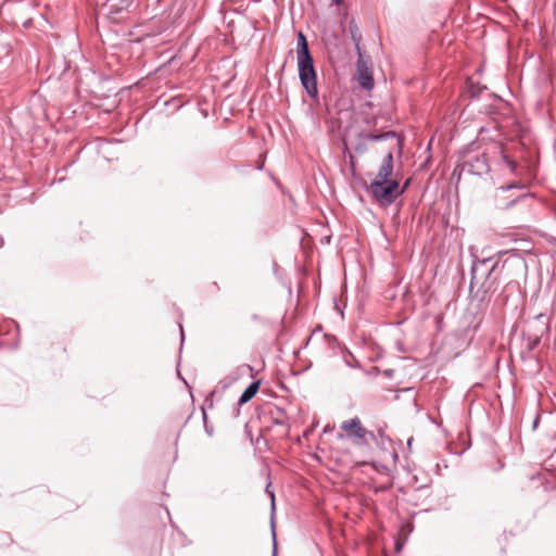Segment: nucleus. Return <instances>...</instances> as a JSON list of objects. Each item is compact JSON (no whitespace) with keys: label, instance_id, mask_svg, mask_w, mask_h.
I'll return each mask as SVG.
<instances>
[{"label":"nucleus","instance_id":"5","mask_svg":"<svg viewBox=\"0 0 556 556\" xmlns=\"http://www.w3.org/2000/svg\"><path fill=\"white\" fill-rule=\"evenodd\" d=\"M134 0H106L105 5L109 7L110 12H121L130 7Z\"/></svg>","mask_w":556,"mask_h":556},{"label":"nucleus","instance_id":"7","mask_svg":"<svg viewBox=\"0 0 556 556\" xmlns=\"http://www.w3.org/2000/svg\"><path fill=\"white\" fill-rule=\"evenodd\" d=\"M355 150H356L357 152H363V151L365 150V148H364L362 144H357V146H356V148H355Z\"/></svg>","mask_w":556,"mask_h":556},{"label":"nucleus","instance_id":"8","mask_svg":"<svg viewBox=\"0 0 556 556\" xmlns=\"http://www.w3.org/2000/svg\"><path fill=\"white\" fill-rule=\"evenodd\" d=\"M337 4H340L342 0H333Z\"/></svg>","mask_w":556,"mask_h":556},{"label":"nucleus","instance_id":"6","mask_svg":"<svg viewBox=\"0 0 556 556\" xmlns=\"http://www.w3.org/2000/svg\"><path fill=\"white\" fill-rule=\"evenodd\" d=\"M260 381L252 382L240 396L239 403L244 404L248 403L258 391Z\"/></svg>","mask_w":556,"mask_h":556},{"label":"nucleus","instance_id":"1","mask_svg":"<svg viewBox=\"0 0 556 556\" xmlns=\"http://www.w3.org/2000/svg\"><path fill=\"white\" fill-rule=\"evenodd\" d=\"M374 143L372 149L382 155V163L374 180L370 182L369 192L381 205H389L404 192L399 179L393 177V152L401 148L395 132L387 131L380 135L366 134L364 136Z\"/></svg>","mask_w":556,"mask_h":556},{"label":"nucleus","instance_id":"4","mask_svg":"<svg viewBox=\"0 0 556 556\" xmlns=\"http://www.w3.org/2000/svg\"><path fill=\"white\" fill-rule=\"evenodd\" d=\"M356 71L359 85L363 88L370 90L374 87V78L367 62L362 56H359L357 61Z\"/></svg>","mask_w":556,"mask_h":556},{"label":"nucleus","instance_id":"3","mask_svg":"<svg viewBox=\"0 0 556 556\" xmlns=\"http://www.w3.org/2000/svg\"><path fill=\"white\" fill-rule=\"evenodd\" d=\"M340 428L357 445H369L375 440V434L364 427L358 417L343 420Z\"/></svg>","mask_w":556,"mask_h":556},{"label":"nucleus","instance_id":"2","mask_svg":"<svg viewBox=\"0 0 556 556\" xmlns=\"http://www.w3.org/2000/svg\"><path fill=\"white\" fill-rule=\"evenodd\" d=\"M298 67L302 86L308 96L317 97L318 90L313 58L309 53L306 38L302 33L298 35Z\"/></svg>","mask_w":556,"mask_h":556}]
</instances>
